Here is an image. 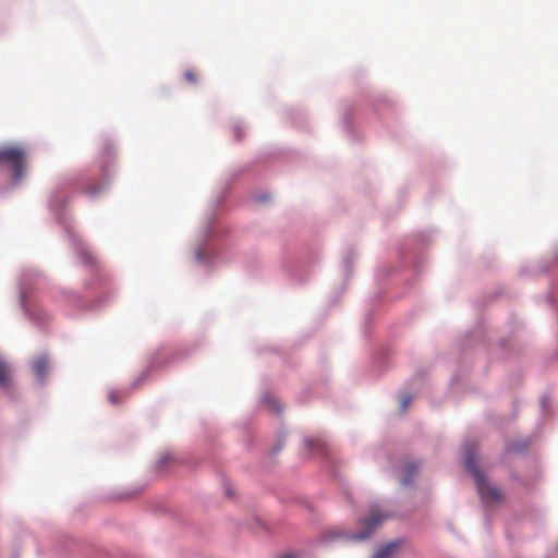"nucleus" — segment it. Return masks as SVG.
<instances>
[{"instance_id": "f03ea898", "label": "nucleus", "mask_w": 558, "mask_h": 558, "mask_svg": "<svg viewBox=\"0 0 558 558\" xmlns=\"http://www.w3.org/2000/svg\"><path fill=\"white\" fill-rule=\"evenodd\" d=\"M0 161L9 163L16 181L21 180L25 167V154L19 147H5L0 149Z\"/></svg>"}, {"instance_id": "423d86ee", "label": "nucleus", "mask_w": 558, "mask_h": 558, "mask_svg": "<svg viewBox=\"0 0 558 558\" xmlns=\"http://www.w3.org/2000/svg\"><path fill=\"white\" fill-rule=\"evenodd\" d=\"M417 471H418V466L415 463L408 465L405 469V474L403 475V477L401 480L402 484H404V485L410 484L412 476L414 474H416Z\"/></svg>"}, {"instance_id": "7ed1b4c3", "label": "nucleus", "mask_w": 558, "mask_h": 558, "mask_svg": "<svg viewBox=\"0 0 558 558\" xmlns=\"http://www.w3.org/2000/svg\"><path fill=\"white\" fill-rule=\"evenodd\" d=\"M385 519L386 515L380 513L378 510H372L371 513L361 522L363 530L353 535V539L363 541L368 538Z\"/></svg>"}, {"instance_id": "1a4fd4ad", "label": "nucleus", "mask_w": 558, "mask_h": 558, "mask_svg": "<svg viewBox=\"0 0 558 558\" xmlns=\"http://www.w3.org/2000/svg\"><path fill=\"white\" fill-rule=\"evenodd\" d=\"M412 402V397L411 396H405L402 400H401V412L404 413L408 409V405Z\"/></svg>"}, {"instance_id": "6e6552de", "label": "nucleus", "mask_w": 558, "mask_h": 558, "mask_svg": "<svg viewBox=\"0 0 558 558\" xmlns=\"http://www.w3.org/2000/svg\"><path fill=\"white\" fill-rule=\"evenodd\" d=\"M184 78L190 84H195L197 81V73L194 70H186L184 72Z\"/></svg>"}, {"instance_id": "20e7f679", "label": "nucleus", "mask_w": 558, "mask_h": 558, "mask_svg": "<svg viewBox=\"0 0 558 558\" xmlns=\"http://www.w3.org/2000/svg\"><path fill=\"white\" fill-rule=\"evenodd\" d=\"M399 544L397 542H392L389 544H386L385 546L380 547L372 558H393L395 551L398 548Z\"/></svg>"}, {"instance_id": "9b49d317", "label": "nucleus", "mask_w": 558, "mask_h": 558, "mask_svg": "<svg viewBox=\"0 0 558 558\" xmlns=\"http://www.w3.org/2000/svg\"><path fill=\"white\" fill-rule=\"evenodd\" d=\"M274 409L277 411V412H280L281 408L279 405V403L277 401H274Z\"/></svg>"}, {"instance_id": "f257e3e1", "label": "nucleus", "mask_w": 558, "mask_h": 558, "mask_svg": "<svg viewBox=\"0 0 558 558\" xmlns=\"http://www.w3.org/2000/svg\"><path fill=\"white\" fill-rule=\"evenodd\" d=\"M464 451L466 469L474 477L476 488L482 500L486 504L500 502L502 500V493L487 482L484 473H482L476 465L475 445H466Z\"/></svg>"}, {"instance_id": "9d476101", "label": "nucleus", "mask_w": 558, "mask_h": 558, "mask_svg": "<svg viewBox=\"0 0 558 558\" xmlns=\"http://www.w3.org/2000/svg\"><path fill=\"white\" fill-rule=\"evenodd\" d=\"M109 400L112 404H117L118 403V393L114 391L110 392Z\"/></svg>"}, {"instance_id": "f8f14e48", "label": "nucleus", "mask_w": 558, "mask_h": 558, "mask_svg": "<svg viewBox=\"0 0 558 558\" xmlns=\"http://www.w3.org/2000/svg\"><path fill=\"white\" fill-rule=\"evenodd\" d=\"M281 558H294V556L292 554H288V555H286V556H283Z\"/></svg>"}, {"instance_id": "0eeeda50", "label": "nucleus", "mask_w": 558, "mask_h": 558, "mask_svg": "<svg viewBox=\"0 0 558 558\" xmlns=\"http://www.w3.org/2000/svg\"><path fill=\"white\" fill-rule=\"evenodd\" d=\"M10 369L8 365L0 360V385H5L9 380Z\"/></svg>"}, {"instance_id": "39448f33", "label": "nucleus", "mask_w": 558, "mask_h": 558, "mask_svg": "<svg viewBox=\"0 0 558 558\" xmlns=\"http://www.w3.org/2000/svg\"><path fill=\"white\" fill-rule=\"evenodd\" d=\"M48 368L49 363L46 357H39L33 365V369L40 380H43L47 375Z\"/></svg>"}]
</instances>
